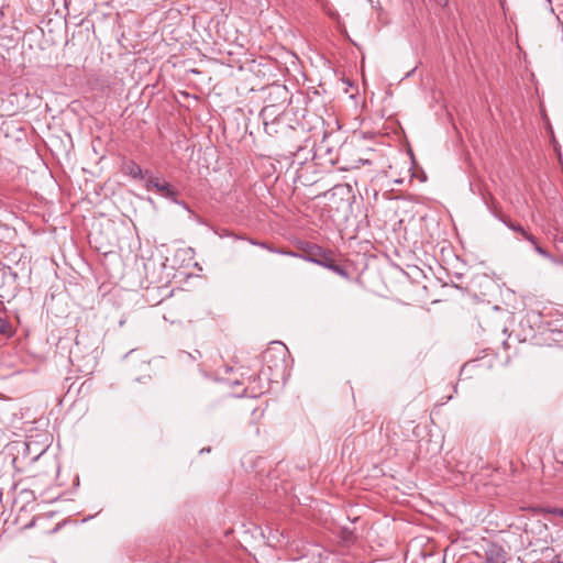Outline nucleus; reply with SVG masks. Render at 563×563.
Segmentation results:
<instances>
[{"mask_svg":"<svg viewBox=\"0 0 563 563\" xmlns=\"http://www.w3.org/2000/svg\"><path fill=\"white\" fill-rule=\"evenodd\" d=\"M288 350L283 343H276L268 347L264 353V362L269 369H275L277 373H284L286 369V356Z\"/></svg>","mask_w":563,"mask_h":563,"instance_id":"f257e3e1","label":"nucleus"},{"mask_svg":"<svg viewBox=\"0 0 563 563\" xmlns=\"http://www.w3.org/2000/svg\"><path fill=\"white\" fill-rule=\"evenodd\" d=\"M146 189L155 190L157 194L165 198L176 200V190L173 188V186L157 177H150L146 180Z\"/></svg>","mask_w":563,"mask_h":563,"instance_id":"f03ea898","label":"nucleus"},{"mask_svg":"<svg viewBox=\"0 0 563 563\" xmlns=\"http://www.w3.org/2000/svg\"><path fill=\"white\" fill-rule=\"evenodd\" d=\"M507 553L501 545L490 544L485 551L484 563H506Z\"/></svg>","mask_w":563,"mask_h":563,"instance_id":"7ed1b4c3","label":"nucleus"},{"mask_svg":"<svg viewBox=\"0 0 563 563\" xmlns=\"http://www.w3.org/2000/svg\"><path fill=\"white\" fill-rule=\"evenodd\" d=\"M262 246L263 247H266L267 250L272 251V252H277V253H280V254H285V255H289V256H298L296 253L291 252V251H275L273 250L272 247L269 246H266L264 243H262ZM323 254V251L321 247L319 246H313L311 249V251L307 254V255H299L301 258L306 260V261H309V262H312L316 264V261H322V256L319 257L320 255Z\"/></svg>","mask_w":563,"mask_h":563,"instance_id":"20e7f679","label":"nucleus"},{"mask_svg":"<svg viewBox=\"0 0 563 563\" xmlns=\"http://www.w3.org/2000/svg\"><path fill=\"white\" fill-rule=\"evenodd\" d=\"M316 264L325 267L338 275L346 276L345 271L340 265L335 264V262L327 255L322 256V261H316Z\"/></svg>","mask_w":563,"mask_h":563,"instance_id":"39448f33","label":"nucleus"},{"mask_svg":"<svg viewBox=\"0 0 563 563\" xmlns=\"http://www.w3.org/2000/svg\"><path fill=\"white\" fill-rule=\"evenodd\" d=\"M505 223L512 231L519 232L531 244H536V238L532 234L528 233L520 224H515L512 222H506V221H505Z\"/></svg>","mask_w":563,"mask_h":563,"instance_id":"423d86ee","label":"nucleus"},{"mask_svg":"<svg viewBox=\"0 0 563 563\" xmlns=\"http://www.w3.org/2000/svg\"><path fill=\"white\" fill-rule=\"evenodd\" d=\"M125 173L128 175L132 176L133 178H143L144 177L142 168L133 162L126 164Z\"/></svg>","mask_w":563,"mask_h":563,"instance_id":"0eeeda50","label":"nucleus"},{"mask_svg":"<svg viewBox=\"0 0 563 563\" xmlns=\"http://www.w3.org/2000/svg\"><path fill=\"white\" fill-rule=\"evenodd\" d=\"M11 332V327L9 322L2 318H0V334H8Z\"/></svg>","mask_w":563,"mask_h":563,"instance_id":"6e6552de","label":"nucleus"},{"mask_svg":"<svg viewBox=\"0 0 563 563\" xmlns=\"http://www.w3.org/2000/svg\"><path fill=\"white\" fill-rule=\"evenodd\" d=\"M547 512L551 514L553 516L563 517V508H558V507L548 508Z\"/></svg>","mask_w":563,"mask_h":563,"instance_id":"1a4fd4ad","label":"nucleus"},{"mask_svg":"<svg viewBox=\"0 0 563 563\" xmlns=\"http://www.w3.org/2000/svg\"><path fill=\"white\" fill-rule=\"evenodd\" d=\"M534 246V250L542 256L544 257H550L549 253L543 249L541 247L537 242L536 244H532Z\"/></svg>","mask_w":563,"mask_h":563,"instance_id":"9d476101","label":"nucleus"},{"mask_svg":"<svg viewBox=\"0 0 563 563\" xmlns=\"http://www.w3.org/2000/svg\"><path fill=\"white\" fill-rule=\"evenodd\" d=\"M438 3L440 4H445L446 3V0H435Z\"/></svg>","mask_w":563,"mask_h":563,"instance_id":"9b49d317","label":"nucleus"},{"mask_svg":"<svg viewBox=\"0 0 563 563\" xmlns=\"http://www.w3.org/2000/svg\"><path fill=\"white\" fill-rule=\"evenodd\" d=\"M205 451L210 452V449H207V450L201 449V451H200V452L202 453V452H205Z\"/></svg>","mask_w":563,"mask_h":563,"instance_id":"f8f14e48","label":"nucleus"}]
</instances>
